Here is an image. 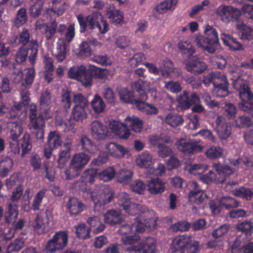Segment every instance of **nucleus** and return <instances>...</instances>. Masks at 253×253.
<instances>
[{
	"label": "nucleus",
	"instance_id": "1",
	"mask_svg": "<svg viewBox=\"0 0 253 253\" xmlns=\"http://www.w3.org/2000/svg\"><path fill=\"white\" fill-rule=\"evenodd\" d=\"M234 88L239 92L242 102L239 104V108L244 112L253 116V102L250 101L253 97L247 82L239 77L233 81Z\"/></svg>",
	"mask_w": 253,
	"mask_h": 253
},
{
	"label": "nucleus",
	"instance_id": "2",
	"mask_svg": "<svg viewBox=\"0 0 253 253\" xmlns=\"http://www.w3.org/2000/svg\"><path fill=\"white\" fill-rule=\"evenodd\" d=\"M203 83L206 85L212 83L215 87L216 95L225 97L228 94L229 83L226 76L219 72H212L204 77Z\"/></svg>",
	"mask_w": 253,
	"mask_h": 253
},
{
	"label": "nucleus",
	"instance_id": "3",
	"mask_svg": "<svg viewBox=\"0 0 253 253\" xmlns=\"http://www.w3.org/2000/svg\"><path fill=\"white\" fill-rule=\"evenodd\" d=\"M149 141L152 145L158 148L157 154L159 157L164 158L173 155V151L171 148L167 145H171L173 143L169 135L161 134L152 136L149 138Z\"/></svg>",
	"mask_w": 253,
	"mask_h": 253
},
{
	"label": "nucleus",
	"instance_id": "4",
	"mask_svg": "<svg viewBox=\"0 0 253 253\" xmlns=\"http://www.w3.org/2000/svg\"><path fill=\"white\" fill-rule=\"evenodd\" d=\"M172 247L179 253H197L199 242L192 241L190 236L182 235L176 236L172 241Z\"/></svg>",
	"mask_w": 253,
	"mask_h": 253
},
{
	"label": "nucleus",
	"instance_id": "5",
	"mask_svg": "<svg viewBox=\"0 0 253 253\" xmlns=\"http://www.w3.org/2000/svg\"><path fill=\"white\" fill-rule=\"evenodd\" d=\"M91 197L95 206L101 207L111 202L114 198V194L110 187L102 185L93 190Z\"/></svg>",
	"mask_w": 253,
	"mask_h": 253
},
{
	"label": "nucleus",
	"instance_id": "6",
	"mask_svg": "<svg viewBox=\"0 0 253 253\" xmlns=\"http://www.w3.org/2000/svg\"><path fill=\"white\" fill-rule=\"evenodd\" d=\"M9 129V146L15 153L20 152L18 138L23 132V129L21 123L18 121H10L8 123Z\"/></svg>",
	"mask_w": 253,
	"mask_h": 253
},
{
	"label": "nucleus",
	"instance_id": "7",
	"mask_svg": "<svg viewBox=\"0 0 253 253\" xmlns=\"http://www.w3.org/2000/svg\"><path fill=\"white\" fill-rule=\"evenodd\" d=\"M68 235L66 231L57 232L51 239L48 240L46 250L49 253L63 249L68 244Z\"/></svg>",
	"mask_w": 253,
	"mask_h": 253
},
{
	"label": "nucleus",
	"instance_id": "8",
	"mask_svg": "<svg viewBox=\"0 0 253 253\" xmlns=\"http://www.w3.org/2000/svg\"><path fill=\"white\" fill-rule=\"evenodd\" d=\"M216 14L222 22L228 23L238 21L242 14V11L232 6L221 5L216 10Z\"/></svg>",
	"mask_w": 253,
	"mask_h": 253
},
{
	"label": "nucleus",
	"instance_id": "9",
	"mask_svg": "<svg viewBox=\"0 0 253 253\" xmlns=\"http://www.w3.org/2000/svg\"><path fill=\"white\" fill-rule=\"evenodd\" d=\"M32 134L37 140L42 142L44 140L45 121L43 116L40 114L37 118L30 119L28 124Z\"/></svg>",
	"mask_w": 253,
	"mask_h": 253
},
{
	"label": "nucleus",
	"instance_id": "10",
	"mask_svg": "<svg viewBox=\"0 0 253 253\" xmlns=\"http://www.w3.org/2000/svg\"><path fill=\"white\" fill-rule=\"evenodd\" d=\"M62 143L59 133L55 131H50L48 135L47 143L43 149L44 157L46 159L50 158L53 150L61 146Z\"/></svg>",
	"mask_w": 253,
	"mask_h": 253
},
{
	"label": "nucleus",
	"instance_id": "11",
	"mask_svg": "<svg viewBox=\"0 0 253 253\" xmlns=\"http://www.w3.org/2000/svg\"><path fill=\"white\" fill-rule=\"evenodd\" d=\"M175 145L179 151L185 155H193L203 150L202 146L183 138L177 139Z\"/></svg>",
	"mask_w": 253,
	"mask_h": 253
},
{
	"label": "nucleus",
	"instance_id": "12",
	"mask_svg": "<svg viewBox=\"0 0 253 253\" xmlns=\"http://www.w3.org/2000/svg\"><path fill=\"white\" fill-rule=\"evenodd\" d=\"M215 123V129L220 139L226 140L231 135V126L224 115L217 116Z\"/></svg>",
	"mask_w": 253,
	"mask_h": 253
},
{
	"label": "nucleus",
	"instance_id": "13",
	"mask_svg": "<svg viewBox=\"0 0 253 253\" xmlns=\"http://www.w3.org/2000/svg\"><path fill=\"white\" fill-rule=\"evenodd\" d=\"M90 134L97 140H104L108 134V128L101 121H94L90 124Z\"/></svg>",
	"mask_w": 253,
	"mask_h": 253
},
{
	"label": "nucleus",
	"instance_id": "14",
	"mask_svg": "<svg viewBox=\"0 0 253 253\" xmlns=\"http://www.w3.org/2000/svg\"><path fill=\"white\" fill-rule=\"evenodd\" d=\"M206 64L194 56L185 62V68L188 72L194 75L201 74L207 69Z\"/></svg>",
	"mask_w": 253,
	"mask_h": 253
},
{
	"label": "nucleus",
	"instance_id": "15",
	"mask_svg": "<svg viewBox=\"0 0 253 253\" xmlns=\"http://www.w3.org/2000/svg\"><path fill=\"white\" fill-rule=\"evenodd\" d=\"M205 35L210 42V46H207L208 52L213 53L219 44V38L217 31L212 27L208 25L204 30Z\"/></svg>",
	"mask_w": 253,
	"mask_h": 253
},
{
	"label": "nucleus",
	"instance_id": "16",
	"mask_svg": "<svg viewBox=\"0 0 253 253\" xmlns=\"http://www.w3.org/2000/svg\"><path fill=\"white\" fill-rule=\"evenodd\" d=\"M109 126L115 134L118 136L120 139H126L130 136V130L128 127H126L125 122L122 123L113 120L110 121Z\"/></svg>",
	"mask_w": 253,
	"mask_h": 253
},
{
	"label": "nucleus",
	"instance_id": "17",
	"mask_svg": "<svg viewBox=\"0 0 253 253\" xmlns=\"http://www.w3.org/2000/svg\"><path fill=\"white\" fill-rule=\"evenodd\" d=\"M178 102L182 108L187 109L193 105L198 104L200 99L198 95L192 92L190 94L187 91H183L178 98Z\"/></svg>",
	"mask_w": 253,
	"mask_h": 253
},
{
	"label": "nucleus",
	"instance_id": "18",
	"mask_svg": "<svg viewBox=\"0 0 253 253\" xmlns=\"http://www.w3.org/2000/svg\"><path fill=\"white\" fill-rule=\"evenodd\" d=\"M128 250L134 253H154L156 251V241L151 237H147L145 242L140 244L138 251L132 247Z\"/></svg>",
	"mask_w": 253,
	"mask_h": 253
},
{
	"label": "nucleus",
	"instance_id": "19",
	"mask_svg": "<svg viewBox=\"0 0 253 253\" xmlns=\"http://www.w3.org/2000/svg\"><path fill=\"white\" fill-rule=\"evenodd\" d=\"M45 217L42 218L39 215L35 218V222L33 223L34 229L39 233L42 234L46 232L49 227V219L50 213L48 210H46Z\"/></svg>",
	"mask_w": 253,
	"mask_h": 253
},
{
	"label": "nucleus",
	"instance_id": "20",
	"mask_svg": "<svg viewBox=\"0 0 253 253\" xmlns=\"http://www.w3.org/2000/svg\"><path fill=\"white\" fill-rule=\"evenodd\" d=\"M166 183L160 178H153L147 183V190L151 194L163 193L166 189Z\"/></svg>",
	"mask_w": 253,
	"mask_h": 253
},
{
	"label": "nucleus",
	"instance_id": "21",
	"mask_svg": "<svg viewBox=\"0 0 253 253\" xmlns=\"http://www.w3.org/2000/svg\"><path fill=\"white\" fill-rule=\"evenodd\" d=\"M104 221L110 225H115L122 222L123 218L120 211L110 210L104 214Z\"/></svg>",
	"mask_w": 253,
	"mask_h": 253
},
{
	"label": "nucleus",
	"instance_id": "22",
	"mask_svg": "<svg viewBox=\"0 0 253 253\" xmlns=\"http://www.w3.org/2000/svg\"><path fill=\"white\" fill-rule=\"evenodd\" d=\"M18 212L17 204L11 203H8L7 211L4 214L5 222L9 225H14L17 219Z\"/></svg>",
	"mask_w": 253,
	"mask_h": 253
},
{
	"label": "nucleus",
	"instance_id": "23",
	"mask_svg": "<svg viewBox=\"0 0 253 253\" xmlns=\"http://www.w3.org/2000/svg\"><path fill=\"white\" fill-rule=\"evenodd\" d=\"M90 160L89 156L83 152L74 155L70 162L71 164L82 171Z\"/></svg>",
	"mask_w": 253,
	"mask_h": 253
},
{
	"label": "nucleus",
	"instance_id": "24",
	"mask_svg": "<svg viewBox=\"0 0 253 253\" xmlns=\"http://www.w3.org/2000/svg\"><path fill=\"white\" fill-rule=\"evenodd\" d=\"M123 208L126 213L132 216L142 213H144L145 216H146L149 212L146 208L134 203H130L128 205H123Z\"/></svg>",
	"mask_w": 253,
	"mask_h": 253
},
{
	"label": "nucleus",
	"instance_id": "25",
	"mask_svg": "<svg viewBox=\"0 0 253 253\" xmlns=\"http://www.w3.org/2000/svg\"><path fill=\"white\" fill-rule=\"evenodd\" d=\"M207 165L198 163L193 164L190 160L186 161L184 164L183 169L191 174H200L205 172L208 169Z\"/></svg>",
	"mask_w": 253,
	"mask_h": 253
},
{
	"label": "nucleus",
	"instance_id": "26",
	"mask_svg": "<svg viewBox=\"0 0 253 253\" xmlns=\"http://www.w3.org/2000/svg\"><path fill=\"white\" fill-rule=\"evenodd\" d=\"M66 207L71 214L77 215L83 211L85 205L77 198L72 197L68 199Z\"/></svg>",
	"mask_w": 253,
	"mask_h": 253
},
{
	"label": "nucleus",
	"instance_id": "27",
	"mask_svg": "<svg viewBox=\"0 0 253 253\" xmlns=\"http://www.w3.org/2000/svg\"><path fill=\"white\" fill-rule=\"evenodd\" d=\"M108 152L115 158H122L127 152V150L123 146L116 143L110 142L106 146Z\"/></svg>",
	"mask_w": 253,
	"mask_h": 253
},
{
	"label": "nucleus",
	"instance_id": "28",
	"mask_svg": "<svg viewBox=\"0 0 253 253\" xmlns=\"http://www.w3.org/2000/svg\"><path fill=\"white\" fill-rule=\"evenodd\" d=\"M106 11L107 17L115 25L122 24L124 23L123 13L120 10L110 6L106 8Z\"/></svg>",
	"mask_w": 253,
	"mask_h": 253
},
{
	"label": "nucleus",
	"instance_id": "29",
	"mask_svg": "<svg viewBox=\"0 0 253 253\" xmlns=\"http://www.w3.org/2000/svg\"><path fill=\"white\" fill-rule=\"evenodd\" d=\"M58 31L61 35H65V40L70 42L75 36V25L71 24L68 28L64 24H61L58 27Z\"/></svg>",
	"mask_w": 253,
	"mask_h": 253
},
{
	"label": "nucleus",
	"instance_id": "30",
	"mask_svg": "<svg viewBox=\"0 0 253 253\" xmlns=\"http://www.w3.org/2000/svg\"><path fill=\"white\" fill-rule=\"evenodd\" d=\"M126 127H129L132 131L136 132L141 131L143 127V122L139 118L134 116H128L125 120Z\"/></svg>",
	"mask_w": 253,
	"mask_h": 253
},
{
	"label": "nucleus",
	"instance_id": "31",
	"mask_svg": "<svg viewBox=\"0 0 253 253\" xmlns=\"http://www.w3.org/2000/svg\"><path fill=\"white\" fill-rule=\"evenodd\" d=\"M135 105L138 110L148 115H156L158 113L157 107L143 101L136 100Z\"/></svg>",
	"mask_w": 253,
	"mask_h": 253
},
{
	"label": "nucleus",
	"instance_id": "32",
	"mask_svg": "<svg viewBox=\"0 0 253 253\" xmlns=\"http://www.w3.org/2000/svg\"><path fill=\"white\" fill-rule=\"evenodd\" d=\"M134 222L132 223L133 229L137 232L141 233L144 231L145 227H151L154 226L156 220L154 218L150 217L149 219V221H147L146 219H145V223L142 222V219H139L137 217L136 219H134Z\"/></svg>",
	"mask_w": 253,
	"mask_h": 253
},
{
	"label": "nucleus",
	"instance_id": "33",
	"mask_svg": "<svg viewBox=\"0 0 253 253\" xmlns=\"http://www.w3.org/2000/svg\"><path fill=\"white\" fill-rule=\"evenodd\" d=\"M221 39L224 44L233 50H238L242 48V45L236 39L227 34H222Z\"/></svg>",
	"mask_w": 253,
	"mask_h": 253
},
{
	"label": "nucleus",
	"instance_id": "34",
	"mask_svg": "<svg viewBox=\"0 0 253 253\" xmlns=\"http://www.w3.org/2000/svg\"><path fill=\"white\" fill-rule=\"evenodd\" d=\"M52 54L58 61H63L66 55V47L65 44L63 42L57 43L52 48Z\"/></svg>",
	"mask_w": 253,
	"mask_h": 253
},
{
	"label": "nucleus",
	"instance_id": "35",
	"mask_svg": "<svg viewBox=\"0 0 253 253\" xmlns=\"http://www.w3.org/2000/svg\"><path fill=\"white\" fill-rule=\"evenodd\" d=\"M13 166V162L8 157H6L0 161V176L6 177L12 170Z\"/></svg>",
	"mask_w": 253,
	"mask_h": 253
},
{
	"label": "nucleus",
	"instance_id": "36",
	"mask_svg": "<svg viewBox=\"0 0 253 253\" xmlns=\"http://www.w3.org/2000/svg\"><path fill=\"white\" fill-rule=\"evenodd\" d=\"M28 21V16L27 10L25 8H20L16 12L15 19L13 20V26L16 28H19L27 23Z\"/></svg>",
	"mask_w": 253,
	"mask_h": 253
},
{
	"label": "nucleus",
	"instance_id": "37",
	"mask_svg": "<svg viewBox=\"0 0 253 253\" xmlns=\"http://www.w3.org/2000/svg\"><path fill=\"white\" fill-rule=\"evenodd\" d=\"M178 47L181 53L185 55L189 59L194 56L193 55L195 53V50L191 43L181 42L178 44Z\"/></svg>",
	"mask_w": 253,
	"mask_h": 253
},
{
	"label": "nucleus",
	"instance_id": "38",
	"mask_svg": "<svg viewBox=\"0 0 253 253\" xmlns=\"http://www.w3.org/2000/svg\"><path fill=\"white\" fill-rule=\"evenodd\" d=\"M80 145L82 150L90 154H94L96 150V146L93 144L91 139L86 135H83L80 139Z\"/></svg>",
	"mask_w": 253,
	"mask_h": 253
},
{
	"label": "nucleus",
	"instance_id": "39",
	"mask_svg": "<svg viewBox=\"0 0 253 253\" xmlns=\"http://www.w3.org/2000/svg\"><path fill=\"white\" fill-rule=\"evenodd\" d=\"M152 156L147 152L138 155L136 159V165L140 168H147L152 163Z\"/></svg>",
	"mask_w": 253,
	"mask_h": 253
},
{
	"label": "nucleus",
	"instance_id": "40",
	"mask_svg": "<svg viewBox=\"0 0 253 253\" xmlns=\"http://www.w3.org/2000/svg\"><path fill=\"white\" fill-rule=\"evenodd\" d=\"M149 83L139 80L138 82H132L131 86L132 89L140 94V96L144 98L146 96L145 91L149 87Z\"/></svg>",
	"mask_w": 253,
	"mask_h": 253
},
{
	"label": "nucleus",
	"instance_id": "41",
	"mask_svg": "<svg viewBox=\"0 0 253 253\" xmlns=\"http://www.w3.org/2000/svg\"><path fill=\"white\" fill-rule=\"evenodd\" d=\"M233 194L236 197H241L247 200H251L253 197V189L241 187L232 190Z\"/></svg>",
	"mask_w": 253,
	"mask_h": 253
},
{
	"label": "nucleus",
	"instance_id": "42",
	"mask_svg": "<svg viewBox=\"0 0 253 253\" xmlns=\"http://www.w3.org/2000/svg\"><path fill=\"white\" fill-rule=\"evenodd\" d=\"M166 122L170 126L176 127L183 123V119L181 115L170 113L165 118Z\"/></svg>",
	"mask_w": 253,
	"mask_h": 253
},
{
	"label": "nucleus",
	"instance_id": "43",
	"mask_svg": "<svg viewBox=\"0 0 253 253\" xmlns=\"http://www.w3.org/2000/svg\"><path fill=\"white\" fill-rule=\"evenodd\" d=\"M223 149L219 146H212L207 149L205 154L210 159H216L223 155Z\"/></svg>",
	"mask_w": 253,
	"mask_h": 253
},
{
	"label": "nucleus",
	"instance_id": "44",
	"mask_svg": "<svg viewBox=\"0 0 253 253\" xmlns=\"http://www.w3.org/2000/svg\"><path fill=\"white\" fill-rule=\"evenodd\" d=\"M71 157L70 148L60 151L57 159L58 168L62 169L66 166Z\"/></svg>",
	"mask_w": 253,
	"mask_h": 253
},
{
	"label": "nucleus",
	"instance_id": "45",
	"mask_svg": "<svg viewBox=\"0 0 253 253\" xmlns=\"http://www.w3.org/2000/svg\"><path fill=\"white\" fill-rule=\"evenodd\" d=\"M43 35L46 41L53 40L57 29V23L55 21H52L49 25L45 26Z\"/></svg>",
	"mask_w": 253,
	"mask_h": 253
},
{
	"label": "nucleus",
	"instance_id": "46",
	"mask_svg": "<svg viewBox=\"0 0 253 253\" xmlns=\"http://www.w3.org/2000/svg\"><path fill=\"white\" fill-rule=\"evenodd\" d=\"M86 107H74L72 110V116L74 120L78 122H83L87 118V114L85 111Z\"/></svg>",
	"mask_w": 253,
	"mask_h": 253
},
{
	"label": "nucleus",
	"instance_id": "47",
	"mask_svg": "<svg viewBox=\"0 0 253 253\" xmlns=\"http://www.w3.org/2000/svg\"><path fill=\"white\" fill-rule=\"evenodd\" d=\"M91 106L95 113L99 114L105 110V104L102 98L98 95H95L91 102Z\"/></svg>",
	"mask_w": 253,
	"mask_h": 253
},
{
	"label": "nucleus",
	"instance_id": "48",
	"mask_svg": "<svg viewBox=\"0 0 253 253\" xmlns=\"http://www.w3.org/2000/svg\"><path fill=\"white\" fill-rule=\"evenodd\" d=\"M26 50L28 51V56L31 63L32 64H34L38 51L37 41L36 40H31L29 44V47L28 48H26Z\"/></svg>",
	"mask_w": 253,
	"mask_h": 253
},
{
	"label": "nucleus",
	"instance_id": "49",
	"mask_svg": "<svg viewBox=\"0 0 253 253\" xmlns=\"http://www.w3.org/2000/svg\"><path fill=\"white\" fill-rule=\"evenodd\" d=\"M237 29L242 30L241 38L244 40L253 39V29L247 26L245 24H237Z\"/></svg>",
	"mask_w": 253,
	"mask_h": 253
},
{
	"label": "nucleus",
	"instance_id": "50",
	"mask_svg": "<svg viewBox=\"0 0 253 253\" xmlns=\"http://www.w3.org/2000/svg\"><path fill=\"white\" fill-rule=\"evenodd\" d=\"M81 172V170L70 163L68 167L65 169L64 173L66 179L73 180L78 177Z\"/></svg>",
	"mask_w": 253,
	"mask_h": 253
},
{
	"label": "nucleus",
	"instance_id": "51",
	"mask_svg": "<svg viewBox=\"0 0 253 253\" xmlns=\"http://www.w3.org/2000/svg\"><path fill=\"white\" fill-rule=\"evenodd\" d=\"M85 70L86 68L84 65L72 67L68 71V74L69 77L70 79L79 81Z\"/></svg>",
	"mask_w": 253,
	"mask_h": 253
},
{
	"label": "nucleus",
	"instance_id": "52",
	"mask_svg": "<svg viewBox=\"0 0 253 253\" xmlns=\"http://www.w3.org/2000/svg\"><path fill=\"white\" fill-rule=\"evenodd\" d=\"M72 101L75 104L74 107L86 108L88 105L87 97L80 93L74 94Z\"/></svg>",
	"mask_w": 253,
	"mask_h": 253
},
{
	"label": "nucleus",
	"instance_id": "53",
	"mask_svg": "<svg viewBox=\"0 0 253 253\" xmlns=\"http://www.w3.org/2000/svg\"><path fill=\"white\" fill-rule=\"evenodd\" d=\"M230 226L229 224H224L220 225L211 232V236L215 239H218L225 236L229 232Z\"/></svg>",
	"mask_w": 253,
	"mask_h": 253
},
{
	"label": "nucleus",
	"instance_id": "54",
	"mask_svg": "<svg viewBox=\"0 0 253 253\" xmlns=\"http://www.w3.org/2000/svg\"><path fill=\"white\" fill-rule=\"evenodd\" d=\"M116 173L114 168L110 167L99 172L98 176L100 179L104 182H108L114 178Z\"/></svg>",
	"mask_w": 253,
	"mask_h": 253
},
{
	"label": "nucleus",
	"instance_id": "55",
	"mask_svg": "<svg viewBox=\"0 0 253 253\" xmlns=\"http://www.w3.org/2000/svg\"><path fill=\"white\" fill-rule=\"evenodd\" d=\"M220 205L227 209L237 208L239 203L234 198L230 196H224L220 200Z\"/></svg>",
	"mask_w": 253,
	"mask_h": 253
},
{
	"label": "nucleus",
	"instance_id": "56",
	"mask_svg": "<svg viewBox=\"0 0 253 253\" xmlns=\"http://www.w3.org/2000/svg\"><path fill=\"white\" fill-rule=\"evenodd\" d=\"M102 16L100 12L98 11L94 12L86 16L87 25L89 29L93 30L96 28V25L100 19H102Z\"/></svg>",
	"mask_w": 253,
	"mask_h": 253
},
{
	"label": "nucleus",
	"instance_id": "57",
	"mask_svg": "<svg viewBox=\"0 0 253 253\" xmlns=\"http://www.w3.org/2000/svg\"><path fill=\"white\" fill-rule=\"evenodd\" d=\"M35 76V69L33 68L27 69L25 70V78L22 81V85L29 88L32 84Z\"/></svg>",
	"mask_w": 253,
	"mask_h": 253
},
{
	"label": "nucleus",
	"instance_id": "58",
	"mask_svg": "<svg viewBox=\"0 0 253 253\" xmlns=\"http://www.w3.org/2000/svg\"><path fill=\"white\" fill-rule=\"evenodd\" d=\"M43 3L41 0H38L31 5L29 8V13L33 18L39 17L43 9Z\"/></svg>",
	"mask_w": 253,
	"mask_h": 253
},
{
	"label": "nucleus",
	"instance_id": "59",
	"mask_svg": "<svg viewBox=\"0 0 253 253\" xmlns=\"http://www.w3.org/2000/svg\"><path fill=\"white\" fill-rule=\"evenodd\" d=\"M119 95L122 101L124 103H135L136 100L134 98L133 93L126 89H122L119 91Z\"/></svg>",
	"mask_w": 253,
	"mask_h": 253
},
{
	"label": "nucleus",
	"instance_id": "60",
	"mask_svg": "<svg viewBox=\"0 0 253 253\" xmlns=\"http://www.w3.org/2000/svg\"><path fill=\"white\" fill-rule=\"evenodd\" d=\"M132 173L127 169H122L117 174L118 180L120 183H127L132 179Z\"/></svg>",
	"mask_w": 253,
	"mask_h": 253
},
{
	"label": "nucleus",
	"instance_id": "61",
	"mask_svg": "<svg viewBox=\"0 0 253 253\" xmlns=\"http://www.w3.org/2000/svg\"><path fill=\"white\" fill-rule=\"evenodd\" d=\"M176 1V0H166L157 4L156 6V10L160 14L164 13L169 9L173 4H175Z\"/></svg>",
	"mask_w": 253,
	"mask_h": 253
},
{
	"label": "nucleus",
	"instance_id": "62",
	"mask_svg": "<svg viewBox=\"0 0 253 253\" xmlns=\"http://www.w3.org/2000/svg\"><path fill=\"white\" fill-rule=\"evenodd\" d=\"M70 92L69 90H63L61 94V105L64 109L67 111L71 106Z\"/></svg>",
	"mask_w": 253,
	"mask_h": 253
},
{
	"label": "nucleus",
	"instance_id": "63",
	"mask_svg": "<svg viewBox=\"0 0 253 253\" xmlns=\"http://www.w3.org/2000/svg\"><path fill=\"white\" fill-rule=\"evenodd\" d=\"M206 197L204 192L189 193L188 195V201L191 204L199 205L202 204Z\"/></svg>",
	"mask_w": 253,
	"mask_h": 253
},
{
	"label": "nucleus",
	"instance_id": "64",
	"mask_svg": "<svg viewBox=\"0 0 253 253\" xmlns=\"http://www.w3.org/2000/svg\"><path fill=\"white\" fill-rule=\"evenodd\" d=\"M30 135L25 132L22 138L21 148L22 149V156H24L32 149V144L30 142Z\"/></svg>",
	"mask_w": 253,
	"mask_h": 253
}]
</instances>
